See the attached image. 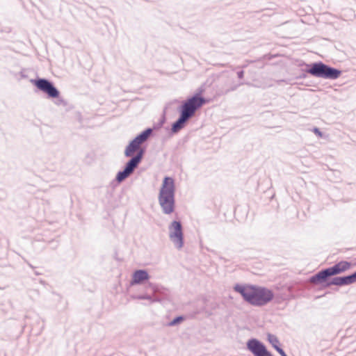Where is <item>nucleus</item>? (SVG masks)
Returning a JSON list of instances; mask_svg holds the SVG:
<instances>
[{
  "instance_id": "17",
  "label": "nucleus",
  "mask_w": 356,
  "mask_h": 356,
  "mask_svg": "<svg viewBox=\"0 0 356 356\" xmlns=\"http://www.w3.org/2000/svg\"><path fill=\"white\" fill-rule=\"evenodd\" d=\"M182 320H183L182 317H178L173 320V321L171 323V325H175L176 323H178L179 322H180Z\"/></svg>"
},
{
  "instance_id": "13",
  "label": "nucleus",
  "mask_w": 356,
  "mask_h": 356,
  "mask_svg": "<svg viewBox=\"0 0 356 356\" xmlns=\"http://www.w3.org/2000/svg\"><path fill=\"white\" fill-rule=\"evenodd\" d=\"M268 339L269 342L282 356H287L284 350L279 347L280 342L277 337L273 334H268Z\"/></svg>"
},
{
  "instance_id": "2",
  "label": "nucleus",
  "mask_w": 356,
  "mask_h": 356,
  "mask_svg": "<svg viewBox=\"0 0 356 356\" xmlns=\"http://www.w3.org/2000/svg\"><path fill=\"white\" fill-rule=\"evenodd\" d=\"M207 102L200 94L187 99L181 106V115L179 120L172 126L173 131H177L181 129L184 122L193 117L195 111L206 104Z\"/></svg>"
},
{
  "instance_id": "15",
  "label": "nucleus",
  "mask_w": 356,
  "mask_h": 356,
  "mask_svg": "<svg viewBox=\"0 0 356 356\" xmlns=\"http://www.w3.org/2000/svg\"><path fill=\"white\" fill-rule=\"evenodd\" d=\"M131 173L127 170L126 168L122 172H118L117 175V180L118 181H122L124 179H126Z\"/></svg>"
},
{
  "instance_id": "8",
  "label": "nucleus",
  "mask_w": 356,
  "mask_h": 356,
  "mask_svg": "<svg viewBox=\"0 0 356 356\" xmlns=\"http://www.w3.org/2000/svg\"><path fill=\"white\" fill-rule=\"evenodd\" d=\"M247 347L254 356H273L265 346L257 339L249 340L247 342Z\"/></svg>"
},
{
  "instance_id": "11",
  "label": "nucleus",
  "mask_w": 356,
  "mask_h": 356,
  "mask_svg": "<svg viewBox=\"0 0 356 356\" xmlns=\"http://www.w3.org/2000/svg\"><path fill=\"white\" fill-rule=\"evenodd\" d=\"M149 279V275L145 270H138L134 272L132 277V284H140Z\"/></svg>"
},
{
  "instance_id": "12",
  "label": "nucleus",
  "mask_w": 356,
  "mask_h": 356,
  "mask_svg": "<svg viewBox=\"0 0 356 356\" xmlns=\"http://www.w3.org/2000/svg\"><path fill=\"white\" fill-rule=\"evenodd\" d=\"M143 151H140L138 153L137 156L132 158L130 161L127 164L125 168L127 171H129L130 173L133 172L134 168L138 165V164L140 163L141 158H142Z\"/></svg>"
},
{
  "instance_id": "3",
  "label": "nucleus",
  "mask_w": 356,
  "mask_h": 356,
  "mask_svg": "<svg viewBox=\"0 0 356 356\" xmlns=\"http://www.w3.org/2000/svg\"><path fill=\"white\" fill-rule=\"evenodd\" d=\"M175 191L174 179L168 177H165L160 189L159 201L166 214L172 213L175 210Z\"/></svg>"
},
{
  "instance_id": "16",
  "label": "nucleus",
  "mask_w": 356,
  "mask_h": 356,
  "mask_svg": "<svg viewBox=\"0 0 356 356\" xmlns=\"http://www.w3.org/2000/svg\"><path fill=\"white\" fill-rule=\"evenodd\" d=\"M332 284H334V285H339V286L343 285V277H337V278H335L333 280Z\"/></svg>"
},
{
  "instance_id": "1",
  "label": "nucleus",
  "mask_w": 356,
  "mask_h": 356,
  "mask_svg": "<svg viewBox=\"0 0 356 356\" xmlns=\"http://www.w3.org/2000/svg\"><path fill=\"white\" fill-rule=\"evenodd\" d=\"M234 290L239 293L245 301L255 306L264 305L271 301L274 297L271 290L252 285H236L234 286Z\"/></svg>"
},
{
  "instance_id": "4",
  "label": "nucleus",
  "mask_w": 356,
  "mask_h": 356,
  "mask_svg": "<svg viewBox=\"0 0 356 356\" xmlns=\"http://www.w3.org/2000/svg\"><path fill=\"white\" fill-rule=\"evenodd\" d=\"M307 72L316 77L332 79L338 78L341 74L339 70L332 68L322 63L313 64L307 70Z\"/></svg>"
},
{
  "instance_id": "10",
  "label": "nucleus",
  "mask_w": 356,
  "mask_h": 356,
  "mask_svg": "<svg viewBox=\"0 0 356 356\" xmlns=\"http://www.w3.org/2000/svg\"><path fill=\"white\" fill-rule=\"evenodd\" d=\"M332 276L329 268L318 272L310 278V282L313 284H321L326 281L327 278Z\"/></svg>"
},
{
  "instance_id": "9",
  "label": "nucleus",
  "mask_w": 356,
  "mask_h": 356,
  "mask_svg": "<svg viewBox=\"0 0 356 356\" xmlns=\"http://www.w3.org/2000/svg\"><path fill=\"white\" fill-rule=\"evenodd\" d=\"M352 266L351 263L346 261H341L334 266L329 268L332 275L341 274L349 270Z\"/></svg>"
},
{
  "instance_id": "7",
  "label": "nucleus",
  "mask_w": 356,
  "mask_h": 356,
  "mask_svg": "<svg viewBox=\"0 0 356 356\" xmlns=\"http://www.w3.org/2000/svg\"><path fill=\"white\" fill-rule=\"evenodd\" d=\"M169 229L171 241L177 248H181L183 245V233L180 222L173 221Z\"/></svg>"
},
{
  "instance_id": "14",
  "label": "nucleus",
  "mask_w": 356,
  "mask_h": 356,
  "mask_svg": "<svg viewBox=\"0 0 356 356\" xmlns=\"http://www.w3.org/2000/svg\"><path fill=\"white\" fill-rule=\"evenodd\" d=\"M356 282V272L349 276L343 277V285L350 284Z\"/></svg>"
},
{
  "instance_id": "5",
  "label": "nucleus",
  "mask_w": 356,
  "mask_h": 356,
  "mask_svg": "<svg viewBox=\"0 0 356 356\" xmlns=\"http://www.w3.org/2000/svg\"><path fill=\"white\" fill-rule=\"evenodd\" d=\"M151 132L152 129H148L135 138L127 146L124 152L125 155L127 156H132L135 152L142 151L140 149V145L147 139Z\"/></svg>"
},
{
  "instance_id": "6",
  "label": "nucleus",
  "mask_w": 356,
  "mask_h": 356,
  "mask_svg": "<svg viewBox=\"0 0 356 356\" xmlns=\"http://www.w3.org/2000/svg\"><path fill=\"white\" fill-rule=\"evenodd\" d=\"M32 83L38 89L46 93L49 97L57 98L59 96V92L58 90L52 85L51 83L46 79H40L38 80H33L32 81Z\"/></svg>"
}]
</instances>
